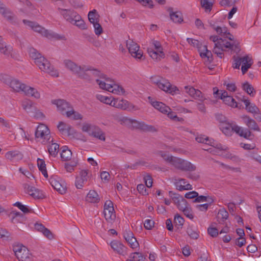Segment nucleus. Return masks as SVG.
<instances>
[{
  "label": "nucleus",
  "mask_w": 261,
  "mask_h": 261,
  "mask_svg": "<svg viewBox=\"0 0 261 261\" xmlns=\"http://www.w3.org/2000/svg\"><path fill=\"white\" fill-rule=\"evenodd\" d=\"M52 103L57 106L58 110L63 115L73 120H81L82 116L74 111L70 104L64 99H57L52 101Z\"/></svg>",
  "instance_id": "obj_1"
},
{
  "label": "nucleus",
  "mask_w": 261,
  "mask_h": 261,
  "mask_svg": "<svg viewBox=\"0 0 261 261\" xmlns=\"http://www.w3.org/2000/svg\"><path fill=\"white\" fill-rule=\"evenodd\" d=\"M221 129L225 135L228 136H231L233 132L246 139H250L252 136L251 132L248 129L244 130L241 127L234 124L227 123L222 124Z\"/></svg>",
  "instance_id": "obj_2"
},
{
  "label": "nucleus",
  "mask_w": 261,
  "mask_h": 261,
  "mask_svg": "<svg viewBox=\"0 0 261 261\" xmlns=\"http://www.w3.org/2000/svg\"><path fill=\"white\" fill-rule=\"evenodd\" d=\"M0 81L8 85L11 90L15 92H23L26 85L21 83L18 80L6 74H0Z\"/></svg>",
  "instance_id": "obj_3"
},
{
  "label": "nucleus",
  "mask_w": 261,
  "mask_h": 261,
  "mask_svg": "<svg viewBox=\"0 0 261 261\" xmlns=\"http://www.w3.org/2000/svg\"><path fill=\"white\" fill-rule=\"evenodd\" d=\"M35 135L37 141L43 144L53 142L49 128L44 124H40L38 126Z\"/></svg>",
  "instance_id": "obj_4"
},
{
  "label": "nucleus",
  "mask_w": 261,
  "mask_h": 261,
  "mask_svg": "<svg viewBox=\"0 0 261 261\" xmlns=\"http://www.w3.org/2000/svg\"><path fill=\"white\" fill-rule=\"evenodd\" d=\"M15 255L19 261H34V257L28 249L21 244L13 247Z\"/></svg>",
  "instance_id": "obj_5"
},
{
  "label": "nucleus",
  "mask_w": 261,
  "mask_h": 261,
  "mask_svg": "<svg viewBox=\"0 0 261 261\" xmlns=\"http://www.w3.org/2000/svg\"><path fill=\"white\" fill-rule=\"evenodd\" d=\"M82 130L84 132L88 133L90 136L101 141H105L106 140L105 133L97 126L84 123L82 127Z\"/></svg>",
  "instance_id": "obj_6"
},
{
  "label": "nucleus",
  "mask_w": 261,
  "mask_h": 261,
  "mask_svg": "<svg viewBox=\"0 0 261 261\" xmlns=\"http://www.w3.org/2000/svg\"><path fill=\"white\" fill-rule=\"evenodd\" d=\"M171 165L176 169L182 171H194L196 170V166L191 162L175 156H174Z\"/></svg>",
  "instance_id": "obj_7"
},
{
  "label": "nucleus",
  "mask_w": 261,
  "mask_h": 261,
  "mask_svg": "<svg viewBox=\"0 0 261 261\" xmlns=\"http://www.w3.org/2000/svg\"><path fill=\"white\" fill-rule=\"evenodd\" d=\"M112 106L122 110L132 111L133 110H138L136 106L124 99L113 98V102L112 104Z\"/></svg>",
  "instance_id": "obj_8"
},
{
  "label": "nucleus",
  "mask_w": 261,
  "mask_h": 261,
  "mask_svg": "<svg viewBox=\"0 0 261 261\" xmlns=\"http://www.w3.org/2000/svg\"><path fill=\"white\" fill-rule=\"evenodd\" d=\"M126 46L131 55L137 59L141 60L143 57V53L139 49V46L133 40L126 41Z\"/></svg>",
  "instance_id": "obj_9"
},
{
  "label": "nucleus",
  "mask_w": 261,
  "mask_h": 261,
  "mask_svg": "<svg viewBox=\"0 0 261 261\" xmlns=\"http://www.w3.org/2000/svg\"><path fill=\"white\" fill-rule=\"evenodd\" d=\"M169 196L172 198L173 202L176 205L180 211H183L187 208L188 204L187 201L179 194L170 191Z\"/></svg>",
  "instance_id": "obj_10"
},
{
  "label": "nucleus",
  "mask_w": 261,
  "mask_h": 261,
  "mask_svg": "<svg viewBox=\"0 0 261 261\" xmlns=\"http://www.w3.org/2000/svg\"><path fill=\"white\" fill-rule=\"evenodd\" d=\"M158 87L164 91L172 95L177 93L179 91V89L176 86L172 85L168 80L164 79H161V81L159 83Z\"/></svg>",
  "instance_id": "obj_11"
},
{
  "label": "nucleus",
  "mask_w": 261,
  "mask_h": 261,
  "mask_svg": "<svg viewBox=\"0 0 261 261\" xmlns=\"http://www.w3.org/2000/svg\"><path fill=\"white\" fill-rule=\"evenodd\" d=\"M23 22L25 24L31 28L35 32L41 34L42 36L47 38H50L52 37L51 34L48 32L47 30H45L44 28H42L35 22L23 19Z\"/></svg>",
  "instance_id": "obj_12"
},
{
  "label": "nucleus",
  "mask_w": 261,
  "mask_h": 261,
  "mask_svg": "<svg viewBox=\"0 0 261 261\" xmlns=\"http://www.w3.org/2000/svg\"><path fill=\"white\" fill-rule=\"evenodd\" d=\"M58 12L63 16V17L68 22L71 23L77 13L71 9H65L61 8H58Z\"/></svg>",
  "instance_id": "obj_13"
},
{
  "label": "nucleus",
  "mask_w": 261,
  "mask_h": 261,
  "mask_svg": "<svg viewBox=\"0 0 261 261\" xmlns=\"http://www.w3.org/2000/svg\"><path fill=\"white\" fill-rule=\"evenodd\" d=\"M51 186L61 194H64L66 193V189L59 181V177L54 175L50 177L49 180Z\"/></svg>",
  "instance_id": "obj_14"
},
{
  "label": "nucleus",
  "mask_w": 261,
  "mask_h": 261,
  "mask_svg": "<svg viewBox=\"0 0 261 261\" xmlns=\"http://www.w3.org/2000/svg\"><path fill=\"white\" fill-rule=\"evenodd\" d=\"M123 237L133 249L137 248L139 247V243L131 231L126 230L124 232Z\"/></svg>",
  "instance_id": "obj_15"
},
{
  "label": "nucleus",
  "mask_w": 261,
  "mask_h": 261,
  "mask_svg": "<svg viewBox=\"0 0 261 261\" xmlns=\"http://www.w3.org/2000/svg\"><path fill=\"white\" fill-rule=\"evenodd\" d=\"M89 178L88 170H82L79 176H76L75 180V186L77 189H82Z\"/></svg>",
  "instance_id": "obj_16"
},
{
  "label": "nucleus",
  "mask_w": 261,
  "mask_h": 261,
  "mask_svg": "<svg viewBox=\"0 0 261 261\" xmlns=\"http://www.w3.org/2000/svg\"><path fill=\"white\" fill-rule=\"evenodd\" d=\"M44 61L43 63V67H44V69H40L41 71L47 73L51 76L58 77L59 76L58 71L55 69V68L51 65L50 62L46 59H42Z\"/></svg>",
  "instance_id": "obj_17"
},
{
  "label": "nucleus",
  "mask_w": 261,
  "mask_h": 261,
  "mask_svg": "<svg viewBox=\"0 0 261 261\" xmlns=\"http://www.w3.org/2000/svg\"><path fill=\"white\" fill-rule=\"evenodd\" d=\"M24 191L34 198L39 199L41 198L42 194L35 187L30 186L27 184L23 185Z\"/></svg>",
  "instance_id": "obj_18"
},
{
  "label": "nucleus",
  "mask_w": 261,
  "mask_h": 261,
  "mask_svg": "<svg viewBox=\"0 0 261 261\" xmlns=\"http://www.w3.org/2000/svg\"><path fill=\"white\" fill-rule=\"evenodd\" d=\"M111 247L113 250L119 254L124 255L126 253V247L118 241H112Z\"/></svg>",
  "instance_id": "obj_19"
},
{
  "label": "nucleus",
  "mask_w": 261,
  "mask_h": 261,
  "mask_svg": "<svg viewBox=\"0 0 261 261\" xmlns=\"http://www.w3.org/2000/svg\"><path fill=\"white\" fill-rule=\"evenodd\" d=\"M0 13L8 21L12 24H16L17 23V17L9 9L6 7L3 10H2Z\"/></svg>",
  "instance_id": "obj_20"
},
{
  "label": "nucleus",
  "mask_w": 261,
  "mask_h": 261,
  "mask_svg": "<svg viewBox=\"0 0 261 261\" xmlns=\"http://www.w3.org/2000/svg\"><path fill=\"white\" fill-rule=\"evenodd\" d=\"M89 69L90 68H89V66H81L80 70H78L75 74L81 79L90 81L91 80L90 75L89 72H89Z\"/></svg>",
  "instance_id": "obj_21"
},
{
  "label": "nucleus",
  "mask_w": 261,
  "mask_h": 261,
  "mask_svg": "<svg viewBox=\"0 0 261 261\" xmlns=\"http://www.w3.org/2000/svg\"><path fill=\"white\" fill-rule=\"evenodd\" d=\"M219 97L223 100L225 104L231 107H237V105L235 100L232 96L228 95V93L226 91H222Z\"/></svg>",
  "instance_id": "obj_22"
},
{
  "label": "nucleus",
  "mask_w": 261,
  "mask_h": 261,
  "mask_svg": "<svg viewBox=\"0 0 261 261\" xmlns=\"http://www.w3.org/2000/svg\"><path fill=\"white\" fill-rule=\"evenodd\" d=\"M110 85L108 91L118 95H123L125 93V90L122 87L115 84L112 81H110Z\"/></svg>",
  "instance_id": "obj_23"
},
{
  "label": "nucleus",
  "mask_w": 261,
  "mask_h": 261,
  "mask_svg": "<svg viewBox=\"0 0 261 261\" xmlns=\"http://www.w3.org/2000/svg\"><path fill=\"white\" fill-rule=\"evenodd\" d=\"M187 182L184 178H180L175 182L176 189L179 191L189 190L192 189V186L190 184H186Z\"/></svg>",
  "instance_id": "obj_24"
},
{
  "label": "nucleus",
  "mask_w": 261,
  "mask_h": 261,
  "mask_svg": "<svg viewBox=\"0 0 261 261\" xmlns=\"http://www.w3.org/2000/svg\"><path fill=\"white\" fill-rule=\"evenodd\" d=\"M64 64L67 69L75 74L78 70H80L81 66L70 60H65L64 61Z\"/></svg>",
  "instance_id": "obj_25"
},
{
  "label": "nucleus",
  "mask_w": 261,
  "mask_h": 261,
  "mask_svg": "<svg viewBox=\"0 0 261 261\" xmlns=\"http://www.w3.org/2000/svg\"><path fill=\"white\" fill-rule=\"evenodd\" d=\"M244 123L251 129L256 131H259L260 128L256 122L252 119L247 116L243 117Z\"/></svg>",
  "instance_id": "obj_26"
},
{
  "label": "nucleus",
  "mask_w": 261,
  "mask_h": 261,
  "mask_svg": "<svg viewBox=\"0 0 261 261\" xmlns=\"http://www.w3.org/2000/svg\"><path fill=\"white\" fill-rule=\"evenodd\" d=\"M9 216L11 217V222L14 224L22 222L25 219L22 214L16 211L11 212Z\"/></svg>",
  "instance_id": "obj_27"
},
{
  "label": "nucleus",
  "mask_w": 261,
  "mask_h": 261,
  "mask_svg": "<svg viewBox=\"0 0 261 261\" xmlns=\"http://www.w3.org/2000/svg\"><path fill=\"white\" fill-rule=\"evenodd\" d=\"M0 52L6 56H12V47L6 45L2 40L1 36H0Z\"/></svg>",
  "instance_id": "obj_28"
},
{
  "label": "nucleus",
  "mask_w": 261,
  "mask_h": 261,
  "mask_svg": "<svg viewBox=\"0 0 261 261\" xmlns=\"http://www.w3.org/2000/svg\"><path fill=\"white\" fill-rule=\"evenodd\" d=\"M22 92L26 95L31 96L37 99L40 97V94L37 89L27 85H26V87H25V89L23 90Z\"/></svg>",
  "instance_id": "obj_29"
},
{
  "label": "nucleus",
  "mask_w": 261,
  "mask_h": 261,
  "mask_svg": "<svg viewBox=\"0 0 261 261\" xmlns=\"http://www.w3.org/2000/svg\"><path fill=\"white\" fill-rule=\"evenodd\" d=\"M151 105L154 108L164 114H166V113L169 112L171 110L169 107L166 106L162 102L153 101L151 103Z\"/></svg>",
  "instance_id": "obj_30"
},
{
  "label": "nucleus",
  "mask_w": 261,
  "mask_h": 261,
  "mask_svg": "<svg viewBox=\"0 0 261 261\" xmlns=\"http://www.w3.org/2000/svg\"><path fill=\"white\" fill-rule=\"evenodd\" d=\"M242 66L241 68L243 74L246 73L248 69L251 67L252 62L251 59L248 56L243 57Z\"/></svg>",
  "instance_id": "obj_31"
},
{
  "label": "nucleus",
  "mask_w": 261,
  "mask_h": 261,
  "mask_svg": "<svg viewBox=\"0 0 261 261\" xmlns=\"http://www.w3.org/2000/svg\"><path fill=\"white\" fill-rule=\"evenodd\" d=\"M86 200L89 202L97 203L99 201L100 198L95 191L90 190L86 196Z\"/></svg>",
  "instance_id": "obj_32"
},
{
  "label": "nucleus",
  "mask_w": 261,
  "mask_h": 261,
  "mask_svg": "<svg viewBox=\"0 0 261 261\" xmlns=\"http://www.w3.org/2000/svg\"><path fill=\"white\" fill-rule=\"evenodd\" d=\"M147 51L150 57L156 61H160L165 56L163 51H155L151 48H148Z\"/></svg>",
  "instance_id": "obj_33"
},
{
  "label": "nucleus",
  "mask_w": 261,
  "mask_h": 261,
  "mask_svg": "<svg viewBox=\"0 0 261 261\" xmlns=\"http://www.w3.org/2000/svg\"><path fill=\"white\" fill-rule=\"evenodd\" d=\"M90 69L89 70L90 76L93 75L95 77H99L100 79L105 80L106 81H109V77H108L106 75L101 73L99 70L97 69H94L91 66H89Z\"/></svg>",
  "instance_id": "obj_34"
},
{
  "label": "nucleus",
  "mask_w": 261,
  "mask_h": 261,
  "mask_svg": "<svg viewBox=\"0 0 261 261\" xmlns=\"http://www.w3.org/2000/svg\"><path fill=\"white\" fill-rule=\"evenodd\" d=\"M6 158L10 160H19L22 159L23 155L18 151H10L6 154Z\"/></svg>",
  "instance_id": "obj_35"
},
{
  "label": "nucleus",
  "mask_w": 261,
  "mask_h": 261,
  "mask_svg": "<svg viewBox=\"0 0 261 261\" xmlns=\"http://www.w3.org/2000/svg\"><path fill=\"white\" fill-rule=\"evenodd\" d=\"M103 214L106 221L112 223L116 218V215L114 208L113 210H103Z\"/></svg>",
  "instance_id": "obj_36"
},
{
  "label": "nucleus",
  "mask_w": 261,
  "mask_h": 261,
  "mask_svg": "<svg viewBox=\"0 0 261 261\" xmlns=\"http://www.w3.org/2000/svg\"><path fill=\"white\" fill-rule=\"evenodd\" d=\"M71 23L76 25L81 30H86L87 29L85 22L82 19L81 16H80L78 14L74 17L73 21L71 22Z\"/></svg>",
  "instance_id": "obj_37"
},
{
  "label": "nucleus",
  "mask_w": 261,
  "mask_h": 261,
  "mask_svg": "<svg viewBox=\"0 0 261 261\" xmlns=\"http://www.w3.org/2000/svg\"><path fill=\"white\" fill-rule=\"evenodd\" d=\"M61 158L63 161H69L72 157V152L66 146L61 148Z\"/></svg>",
  "instance_id": "obj_38"
},
{
  "label": "nucleus",
  "mask_w": 261,
  "mask_h": 261,
  "mask_svg": "<svg viewBox=\"0 0 261 261\" xmlns=\"http://www.w3.org/2000/svg\"><path fill=\"white\" fill-rule=\"evenodd\" d=\"M242 101H243L245 105L246 109L249 112L252 113H257L258 111V109L253 104H251L248 99H246L244 97H243Z\"/></svg>",
  "instance_id": "obj_39"
},
{
  "label": "nucleus",
  "mask_w": 261,
  "mask_h": 261,
  "mask_svg": "<svg viewBox=\"0 0 261 261\" xmlns=\"http://www.w3.org/2000/svg\"><path fill=\"white\" fill-rule=\"evenodd\" d=\"M145 257L141 253L136 252L130 254L126 261H144Z\"/></svg>",
  "instance_id": "obj_40"
},
{
  "label": "nucleus",
  "mask_w": 261,
  "mask_h": 261,
  "mask_svg": "<svg viewBox=\"0 0 261 261\" xmlns=\"http://www.w3.org/2000/svg\"><path fill=\"white\" fill-rule=\"evenodd\" d=\"M228 217V213L225 208L219 210L217 215V219L219 223H222Z\"/></svg>",
  "instance_id": "obj_41"
},
{
  "label": "nucleus",
  "mask_w": 261,
  "mask_h": 261,
  "mask_svg": "<svg viewBox=\"0 0 261 261\" xmlns=\"http://www.w3.org/2000/svg\"><path fill=\"white\" fill-rule=\"evenodd\" d=\"M37 165L39 170L45 177H48L45 161L43 159H37Z\"/></svg>",
  "instance_id": "obj_42"
},
{
  "label": "nucleus",
  "mask_w": 261,
  "mask_h": 261,
  "mask_svg": "<svg viewBox=\"0 0 261 261\" xmlns=\"http://www.w3.org/2000/svg\"><path fill=\"white\" fill-rule=\"evenodd\" d=\"M170 16L171 19L175 23H181L183 21L182 14L179 12H170Z\"/></svg>",
  "instance_id": "obj_43"
},
{
  "label": "nucleus",
  "mask_w": 261,
  "mask_h": 261,
  "mask_svg": "<svg viewBox=\"0 0 261 261\" xmlns=\"http://www.w3.org/2000/svg\"><path fill=\"white\" fill-rule=\"evenodd\" d=\"M225 49L222 47V44H221L220 43H217V44H215L214 45V48L213 49V52L216 54L218 57H220V58H222L223 55V52L225 51Z\"/></svg>",
  "instance_id": "obj_44"
},
{
  "label": "nucleus",
  "mask_w": 261,
  "mask_h": 261,
  "mask_svg": "<svg viewBox=\"0 0 261 261\" xmlns=\"http://www.w3.org/2000/svg\"><path fill=\"white\" fill-rule=\"evenodd\" d=\"M196 140L200 143H204L207 145H210L211 146H214L215 143V141H212L209 139L208 137H205L204 136H198L196 138Z\"/></svg>",
  "instance_id": "obj_45"
},
{
  "label": "nucleus",
  "mask_w": 261,
  "mask_h": 261,
  "mask_svg": "<svg viewBox=\"0 0 261 261\" xmlns=\"http://www.w3.org/2000/svg\"><path fill=\"white\" fill-rule=\"evenodd\" d=\"M88 17L89 21L91 23H93L95 22L98 21V18L99 16L97 14L96 10L94 9L89 12Z\"/></svg>",
  "instance_id": "obj_46"
},
{
  "label": "nucleus",
  "mask_w": 261,
  "mask_h": 261,
  "mask_svg": "<svg viewBox=\"0 0 261 261\" xmlns=\"http://www.w3.org/2000/svg\"><path fill=\"white\" fill-rule=\"evenodd\" d=\"M96 98L99 100L100 102L112 106V104L113 102V98L111 99V97L104 96L101 94L96 95Z\"/></svg>",
  "instance_id": "obj_47"
},
{
  "label": "nucleus",
  "mask_w": 261,
  "mask_h": 261,
  "mask_svg": "<svg viewBox=\"0 0 261 261\" xmlns=\"http://www.w3.org/2000/svg\"><path fill=\"white\" fill-rule=\"evenodd\" d=\"M59 149V145L57 143H52L48 146V150L49 154L53 156H56L58 154V151Z\"/></svg>",
  "instance_id": "obj_48"
},
{
  "label": "nucleus",
  "mask_w": 261,
  "mask_h": 261,
  "mask_svg": "<svg viewBox=\"0 0 261 261\" xmlns=\"http://www.w3.org/2000/svg\"><path fill=\"white\" fill-rule=\"evenodd\" d=\"M210 25L214 30L216 31L218 34L222 36H223L224 34H226L227 32V29L226 27L216 26L215 24L213 23L212 22H210Z\"/></svg>",
  "instance_id": "obj_49"
},
{
  "label": "nucleus",
  "mask_w": 261,
  "mask_h": 261,
  "mask_svg": "<svg viewBox=\"0 0 261 261\" xmlns=\"http://www.w3.org/2000/svg\"><path fill=\"white\" fill-rule=\"evenodd\" d=\"M139 126L140 127V129L145 131V132H155L157 131V129L155 127L151 125H148L145 123L144 122L142 123H139Z\"/></svg>",
  "instance_id": "obj_50"
},
{
  "label": "nucleus",
  "mask_w": 261,
  "mask_h": 261,
  "mask_svg": "<svg viewBox=\"0 0 261 261\" xmlns=\"http://www.w3.org/2000/svg\"><path fill=\"white\" fill-rule=\"evenodd\" d=\"M110 81H111L110 78L109 82L106 81L105 80H103V81L101 80L100 79L96 80V82L97 84L99 85V87L101 89L106 90L107 91H108V88L110 85Z\"/></svg>",
  "instance_id": "obj_51"
},
{
  "label": "nucleus",
  "mask_w": 261,
  "mask_h": 261,
  "mask_svg": "<svg viewBox=\"0 0 261 261\" xmlns=\"http://www.w3.org/2000/svg\"><path fill=\"white\" fill-rule=\"evenodd\" d=\"M158 154L160 155L166 162L170 163L171 165L174 156L167 154L165 151H159Z\"/></svg>",
  "instance_id": "obj_52"
},
{
  "label": "nucleus",
  "mask_w": 261,
  "mask_h": 261,
  "mask_svg": "<svg viewBox=\"0 0 261 261\" xmlns=\"http://www.w3.org/2000/svg\"><path fill=\"white\" fill-rule=\"evenodd\" d=\"M29 55L31 58H32L34 61L39 58L42 55L34 48H30L29 49Z\"/></svg>",
  "instance_id": "obj_53"
},
{
  "label": "nucleus",
  "mask_w": 261,
  "mask_h": 261,
  "mask_svg": "<svg viewBox=\"0 0 261 261\" xmlns=\"http://www.w3.org/2000/svg\"><path fill=\"white\" fill-rule=\"evenodd\" d=\"M243 89L248 94H249L251 96H253V92L254 91V89L253 87L248 82H246V83H244L243 84Z\"/></svg>",
  "instance_id": "obj_54"
},
{
  "label": "nucleus",
  "mask_w": 261,
  "mask_h": 261,
  "mask_svg": "<svg viewBox=\"0 0 261 261\" xmlns=\"http://www.w3.org/2000/svg\"><path fill=\"white\" fill-rule=\"evenodd\" d=\"M201 6L205 11H210L213 7V4L208 0H201Z\"/></svg>",
  "instance_id": "obj_55"
},
{
  "label": "nucleus",
  "mask_w": 261,
  "mask_h": 261,
  "mask_svg": "<svg viewBox=\"0 0 261 261\" xmlns=\"http://www.w3.org/2000/svg\"><path fill=\"white\" fill-rule=\"evenodd\" d=\"M68 133L67 134V136H68L70 139H75L77 138L78 135L76 131L70 125L69 127Z\"/></svg>",
  "instance_id": "obj_56"
},
{
  "label": "nucleus",
  "mask_w": 261,
  "mask_h": 261,
  "mask_svg": "<svg viewBox=\"0 0 261 261\" xmlns=\"http://www.w3.org/2000/svg\"><path fill=\"white\" fill-rule=\"evenodd\" d=\"M93 27L94 28V32L96 35H100L103 32V29L101 25L99 23L98 21L95 22L93 23Z\"/></svg>",
  "instance_id": "obj_57"
},
{
  "label": "nucleus",
  "mask_w": 261,
  "mask_h": 261,
  "mask_svg": "<svg viewBox=\"0 0 261 261\" xmlns=\"http://www.w3.org/2000/svg\"><path fill=\"white\" fill-rule=\"evenodd\" d=\"M77 165V162L72 161L71 163H67L65 164V168L66 171L69 172H71L74 170V168Z\"/></svg>",
  "instance_id": "obj_58"
},
{
  "label": "nucleus",
  "mask_w": 261,
  "mask_h": 261,
  "mask_svg": "<svg viewBox=\"0 0 261 261\" xmlns=\"http://www.w3.org/2000/svg\"><path fill=\"white\" fill-rule=\"evenodd\" d=\"M22 106L23 109L27 112H30L32 108V102L29 100H25L22 102Z\"/></svg>",
  "instance_id": "obj_59"
},
{
  "label": "nucleus",
  "mask_w": 261,
  "mask_h": 261,
  "mask_svg": "<svg viewBox=\"0 0 261 261\" xmlns=\"http://www.w3.org/2000/svg\"><path fill=\"white\" fill-rule=\"evenodd\" d=\"M174 223L176 226H178V227H181L184 223V219L180 216L177 215L174 217Z\"/></svg>",
  "instance_id": "obj_60"
},
{
  "label": "nucleus",
  "mask_w": 261,
  "mask_h": 261,
  "mask_svg": "<svg viewBox=\"0 0 261 261\" xmlns=\"http://www.w3.org/2000/svg\"><path fill=\"white\" fill-rule=\"evenodd\" d=\"M137 189L138 192L143 195H147L148 194L146 188L143 184L138 185Z\"/></svg>",
  "instance_id": "obj_61"
},
{
  "label": "nucleus",
  "mask_w": 261,
  "mask_h": 261,
  "mask_svg": "<svg viewBox=\"0 0 261 261\" xmlns=\"http://www.w3.org/2000/svg\"><path fill=\"white\" fill-rule=\"evenodd\" d=\"M220 44H222V47L225 49L226 48L233 49L234 45L224 39H222V42H220Z\"/></svg>",
  "instance_id": "obj_62"
},
{
  "label": "nucleus",
  "mask_w": 261,
  "mask_h": 261,
  "mask_svg": "<svg viewBox=\"0 0 261 261\" xmlns=\"http://www.w3.org/2000/svg\"><path fill=\"white\" fill-rule=\"evenodd\" d=\"M187 233L190 238L193 239H197L199 237L198 233L191 228H188Z\"/></svg>",
  "instance_id": "obj_63"
},
{
  "label": "nucleus",
  "mask_w": 261,
  "mask_h": 261,
  "mask_svg": "<svg viewBox=\"0 0 261 261\" xmlns=\"http://www.w3.org/2000/svg\"><path fill=\"white\" fill-rule=\"evenodd\" d=\"M154 221L150 219H147L145 221L144 225V227L148 230L151 229L154 226Z\"/></svg>",
  "instance_id": "obj_64"
}]
</instances>
